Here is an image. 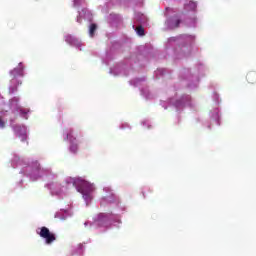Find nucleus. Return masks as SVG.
I'll use <instances>...</instances> for the list:
<instances>
[{"instance_id":"f257e3e1","label":"nucleus","mask_w":256,"mask_h":256,"mask_svg":"<svg viewBox=\"0 0 256 256\" xmlns=\"http://www.w3.org/2000/svg\"><path fill=\"white\" fill-rule=\"evenodd\" d=\"M37 234H39L40 238H43L48 245L53 244V242L57 240L55 234L50 232L49 228H46V226L40 228V232L37 231Z\"/></svg>"},{"instance_id":"f03ea898","label":"nucleus","mask_w":256,"mask_h":256,"mask_svg":"<svg viewBox=\"0 0 256 256\" xmlns=\"http://www.w3.org/2000/svg\"><path fill=\"white\" fill-rule=\"evenodd\" d=\"M93 184L90 182L83 181L81 182V185L78 188V192H80L83 195V198L85 200H90L91 198V192L94 190Z\"/></svg>"},{"instance_id":"7ed1b4c3","label":"nucleus","mask_w":256,"mask_h":256,"mask_svg":"<svg viewBox=\"0 0 256 256\" xmlns=\"http://www.w3.org/2000/svg\"><path fill=\"white\" fill-rule=\"evenodd\" d=\"M11 76H12V84H16L17 83V76H23L24 74V66L22 63L18 64L17 68H14L13 70H11L10 72Z\"/></svg>"},{"instance_id":"20e7f679","label":"nucleus","mask_w":256,"mask_h":256,"mask_svg":"<svg viewBox=\"0 0 256 256\" xmlns=\"http://www.w3.org/2000/svg\"><path fill=\"white\" fill-rule=\"evenodd\" d=\"M67 139L70 141L71 145H70V150L71 152H77L78 150V144H75V140L77 139L75 136V132L74 130H69V132L67 133Z\"/></svg>"},{"instance_id":"39448f33","label":"nucleus","mask_w":256,"mask_h":256,"mask_svg":"<svg viewBox=\"0 0 256 256\" xmlns=\"http://www.w3.org/2000/svg\"><path fill=\"white\" fill-rule=\"evenodd\" d=\"M247 81L250 82L251 84H255L256 82V71L255 70H250V72L247 73Z\"/></svg>"},{"instance_id":"423d86ee","label":"nucleus","mask_w":256,"mask_h":256,"mask_svg":"<svg viewBox=\"0 0 256 256\" xmlns=\"http://www.w3.org/2000/svg\"><path fill=\"white\" fill-rule=\"evenodd\" d=\"M186 11H196L197 3L195 1H189V3L184 5Z\"/></svg>"},{"instance_id":"0eeeda50","label":"nucleus","mask_w":256,"mask_h":256,"mask_svg":"<svg viewBox=\"0 0 256 256\" xmlns=\"http://www.w3.org/2000/svg\"><path fill=\"white\" fill-rule=\"evenodd\" d=\"M96 31H97V25L95 23H92V25H90L89 27L90 37H94Z\"/></svg>"},{"instance_id":"6e6552de","label":"nucleus","mask_w":256,"mask_h":256,"mask_svg":"<svg viewBox=\"0 0 256 256\" xmlns=\"http://www.w3.org/2000/svg\"><path fill=\"white\" fill-rule=\"evenodd\" d=\"M136 31L140 37H143L145 35L144 27H142L141 25L139 27H136Z\"/></svg>"},{"instance_id":"1a4fd4ad","label":"nucleus","mask_w":256,"mask_h":256,"mask_svg":"<svg viewBox=\"0 0 256 256\" xmlns=\"http://www.w3.org/2000/svg\"><path fill=\"white\" fill-rule=\"evenodd\" d=\"M19 137L21 138V140L24 142L25 140H27V134H26V130L25 128L23 129L22 133L19 134Z\"/></svg>"},{"instance_id":"9d476101","label":"nucleus","mask_w":256,"mask_h":256,"mask_svg":"<svg viewBox=\"0 0 256 256\" xmlns=\"http://www.w3.org/2000/svg\"><path fill=\"white\" fill-rule=\"evenodd\" d=\"M181 23H182L181 19H176V21H174V23H172V27L178 28V27H180Z\"/></svg>"},{"instance_id":"9b49d317","label":"nucleus","mask_w":256,"mask_h":256,"mask_svg":"<svg viewBox=\"0 0 256 256\" xmlns=\"http://www.w3.org/2000/svg\"><path fill=\"white\" fill-rule=\"evenodd\" d=\"M5 121L3 120V118H1L0 116V128H5Z\"/></svg>"},{"instance_id":"f8f14e48","label":"nucleus","mask_w":256,"mask_h":256,"mask_svg":"<svg viewBox=\"0 0 256 256\" xmlns=\"http://www.w3.org/2000/svg\"><path fill=\"white\" fill-rule=\"evenodd\" d=\"M18 86H15L14 88H12V92H14L15 90H17Z\"/></svg>"},{"instance_id":"ddd939ff","label":"nucleus","mask_w":256,"mask_h":256,"mask_svg":"<svg viewBox=\"0 0 256 256\" xmlns=\"http://www.w3.org/2000/svg\"><path fill=\"white\" fill-rule=\"evenodd\" d=\"M18 84H22V81H20V82L18 81Z\"/></svg>"}]
</instances>
